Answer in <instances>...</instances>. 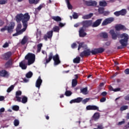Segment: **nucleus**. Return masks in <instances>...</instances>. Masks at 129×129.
I'll return each mask as SVG.
<instances>
[{
  "instance_id": "obj_62",
  "label": "nucleus",
  "mask_w": 129,
  "mask_h": 129,
  "mask_svg": "<svg viewBox=\"0 0 129 129\" xmlns=\"http://www.w3.org/2000/svg\"><path fill=\"white\" fill-rule=\"evenodd\" d=\"M103 14L104 16H108V15H109L110 13L108 11H104V13Z\"/></svg>"
},
{
  "instance_id": "obj_25",
  "label": "nucleus",
  "mask_w": 129,
  "mask_h": 129,
  "mask_svg": "<svg viewBox=\"0 0 129 129\" xmlns=\"http://www.w3.org/2000/svg\"><path fill=\"white\" fill-rule=\"evenodd\" d=\"M29 40V38H28V36H24L23 38L21 40V45H25L28 42V40Z\"/></svg>"
},
{
  "instance_id": "obj_7",
  "label": "nucleus",
  "mask_w": 129,
  "mask_h": 129,
  "mask_svg": "<svg viewBox=\"0 0 129 129\" xmlns=\"http://www.w3.org/2000/svg\"><path fill=\"white\" fill-rule=\"evenodd\" d=\"M113 21H114V18L113 17L107 18L103 21L102 26H106L107 25H108V24H111Z\"/></svg>"
},
{
  "instance_id": "obj_16",
  "label": "nucleus",
  "mask_w": 129,
  "mask_h": 129,
  "mask_svg": "<svg viewBox=\"0 0 129 129\" xmlns=\"http://www.w3.org/2000/svg\"><path fill=\"white\" fill-rule=\"evenodd\" d=\"M87 110H98L99 108L95 105H88L86 107Z\"/></svg>"
},
{
  "instance_id": "obj_40",
  "label": "nucleus",
  "mask_w": 129,
  "mask_h": 129,
  "mask_svg": "<svg viewBox=\"0 0 129 129\" xmlns=\"http://www.w3.org/2000/svg\"><path fill=\"white\" fill-rule=\"evenodd\" d=\"M33 76V73L32 72H29L26 74V78H31Z\"/></svg>"
},
{
  "instance_id": "obj_37",
  "label": "nucleus",
  "mask_w": 129,
  "mask_h": 129,
  "mask_svg": "<svg viewBox=\"0 0 129 129\" xmlns=\"http://www.w3.org/2000/svg\"><path fill=\"white\" fill-rule=\"evenodd\" d=\"M78 81L76 79H73L72 82V87H75L77 85Z\"/></svg>"
},
{
  "instance_id": "obj_21",
  "label": "nucleus",
  "mask_w": 129,
  "mask_h": 129,
  "mask_svg": "<svg viewBox=\"0 0 129 129\" xmlns=\"http://www.w3.org/2000/svg\"><path fill=\"white\" fill-rule=\"evenodd\" d=\"M13 66V59H9L6 63L5 64V68H11Z\"/></svg>"
},
{
  "instance_id": "obj_17",
  "label": "nucleus",
  "mask_w": 129,
  "mask_h": 129,
  "mask_svg": "<svg viewBox=\"0 0 129 129\" xmlns=\"http://www.w3.org/2000/svg\"><path fill=\"white\" fill-rule=\"evenodd\" d=\"M110 35L112 36V38L113 40H116L117 39V37H118L119 35L117 33H115L114 30H111L109 32Z\"/></svg>"
},
{
  "instance_id": "obj_5",
  "label": "nucleus",
  "mask_w": 129,
  "mask_h": 129,
  "mask_svg": "<svg viewBox=\"0 0 129 129\" xmlns=\"http://www.w3.org/2000/svg\"><path fill=\"white\" fill-rule=\"evenodd\" d=\"M30 21V15L29 13H25L23 15L22 18V24L23 27H28V22Z\"/></svg>"
},
{
  "instance_id": "obj_41",
  "label": "nucleus",
  "mask_w": 129,
  "mask_h": 129,
  "mask_svg": "<svg viewBox=\"0 0 129 129\" xmlns=\"http://www.w3.org/2000/svg\"><path fill=\"white\" fill-rule=\"evenodd\" d=\"M42 47H43V44L39 43L37 45V51L39 53L41 52V49H42Z\"/></svg>"
},
{
  "instance_id": "obj_2",
  "label": "nucleus",
  "mask_w": 129,
  "mask_h": 129,
  "mask_svg": "<svg viewBox=\"0 0 129 129\" xmlns=\"http://www.w3.org/2000/svg\"><path fill=\"white\" fill-rule=\"evenodd\" d=\"M52 59H53L54 61V65L55 66L59 65V64L61 63V61H60V58L58 54H56L55 55H53V52H50L48 55V59H46L45 64H48V63H49V62H50Z\"/></svg>"
},
{
  "instance_id": "obj_31",
  "label": "nucleus",
  "mask_w": 129,
  "mask_h": 129,
  "mask_svg": "<svg viewBox=\"0 0 129 129\" xmlns=\"http://www.w3.org/2000/svg\"><path fill=\"white\" fill-rule=\"evenodd\" d=\"M66 3L68 6L69 10H72V5L70 4V0H66Z\"/></svg>"
},
{
  "instance_id": "obj_53",
  "label": "nucleus",
  "mask_w": 129,
  "mask_h": 129,
  "mask_svg": "<svg viewBox=\"0 0 129 129\" xmlns=\"http://www.w3.org/2000/svg\"><path fill=\"white\" fill-rule=\"evenodd\" d=\"M8 29V26H5L4 27L1 29V32H5V31H7Z\"/></svg>"
},
{
  "instance_id": "obj_45",
  "label": "nucleus",
  "mask_w": 129,
  "mask_h": 129,
  "mask_svg": "<svg viewBox=\"0 0 129 129\" xmlns=\"http://www.w3.org/2000/svg\"><path fill=\"white\" fill-rule=\"evenodd\" d=\"M14 123L15 126H18V125H19V124H20V121H19V120L16 119L14 120Z\"/></svg>"
},
{
  "instance_id": "obj_1",
  "label": "nucleus",
  "mask_w": 129,
  "mask_h": 129,
  "mask_svg": "<svg viewBox=\"0 0 129 129\" xmlns=\"http://www.w3.org/2000/svg\"><path fill=\"white\" fill-rule=\"evenodd\" d=\"M120 38L121 39L119 40V43L121 46H117L118 50L123 49L124 47H126L127 45V42H128V35L126 33H122L120 35Z\"/></svg>"
},
{
  "instance_id": "obj_15",
  "label": "nucleus",
  "mask_w": 129,
  "mask_h": 129,
  "mask_svg": "<svg viewBox=\"0 0 129 129\" xmlns=\"http://www.w3.org/2000/svg\"><path fill=\"white\" fill-rule=\"evenodd\" d=\"M101 22H102V19H99L96 20L93 24L92 23V27H93V28H96V27H98V26L101 24Z\"/></svg>"
},
{
  "instance_id": "obj_18",
  "label": "nucleus",
  "mask_w": 129,
  "mask_h": 129,
  "mask_svg": "<svg viewBox=\"0 0 129 129\" xmlns=\"http://www.w3.org/2000/svg\"><path fill=\"white\" fill-rule=\"evenodd\" d=\"M42 82H43V80L41 79V77H38L35 84L36 87H37V88H40L42 84Z\"/></svg>"
},
{
  "instance_id": "obj_4",
  "label": "nucleus",
  "mask_w": 129,
  "mask_h": 129,
  "mask_svg": "<svg viewBox=\"0 0 129 129\" xmlns=\"http://www.w3.org/2000/svg\"><path fill=\"white\" fill-rule=\"evenodd\" d=\"M25 60H28V65H31L34 62H35V59H36V55L34 53H28L25 56Z\"/></svg>"
},
{
  "instance_id": "obj_44",
  "label": "nucleus",
  "mask_w": 129,
  "mask_h": 129,
  "mask_svg": "<svg viewBox=\"0 0 129 129\" xmlns=\"http://www.w3.org/2000/svg\"><path fill=\"white\" fill-rule=\"evenodd\" d=\"M98 13L99 14H102L104 13V8L100 7L98 9Z\"/></svg>"
},
{
  "instance_id": "obj_20",
  "label": "nucleus",
  "mask_w": 129,
  "mask_h": 129,
  "mask_svg": "<svg viewBox=\"0 0 129 129\" xmlns=\"http://www.w3.org/2000/svg\"><path fill=\"white\" fill-rule=\"evenodd\" d=\"M0 76L1 77H8L9 73L6 70L0 71Z\"/></svg>"
},
{
  "instance_id": "obj_22",
  "label": "nucleus",
  "mask_w": 129,
  "mask_h": 129,
  "mask_svg": "<svg viewBox=\"0 0 129 129\" xmlns=\"http://www.w3.org/2000/svg\"><path fill=\"white\" fill-rule=\"evenodd\" d=\"M23 14H18L16 16V22H17V23H20L21 21L23 22Z\"/></svg>"
},
{
  "instance_id": "obj_48",
  "label": "nucleus",
  "mask_w": 129,
  "mask_h": 129,
  "mask_svg": "<svg viewBox=\"0 0 129 129\" xmlns=\"http://www.w3.org/2000/svg\"><path fill=\"white\" fill-rule=\"evenodd\" d=\"M15 98H16V101H17L18 102H22V97H21L20 96H16Z\"/></svg>"
},
{
  "instance_id": "obj_51",
  "label": "nucleus",
  "mask_w": 129,
  "mask_h": 129,
  "mask_svg": "<svg viewBox=\"0 0 129 129\" xmlns=\"http://www.w3.org/2000/svg\"><path fill=\"white\" fill-rule=\"evenodd\" d=\"M22 95V91H18L16 92V96H21Z\"/></svg>"
},
{
  "instance_id": "obj_34",
  "label": "nucleus",
  "mask_w": 129,
  "mask_h": 129,
  "mask_svg": "<svg viewBox=\"0 0 129 129\" xmlns=\"http://www.w3.org/2000/svg\"><path fill=\"white\" fill-rule=\"evenodd\" d=\"M44 7H45L44 4H40L38 8L35 9V12H37V11H38V12H40L41 10H42V8H44Z\"/></svg>"
},
{
  "instance_id": "obj_55",
  "label": "nucleus",
  "mask_w": 129,
  "mask_h": 129,
  "mask_svg": "<svg viewBox=\"0 0 129 129\" xmlns=\"http://www.w3.org/2000/svg\"><path fill=\"white\" fill-rule=\"evenodd\" d=\"M103 128H104V127L103 126V125H102V124H100L97 125V129H103Z\"/></svg>"
},
{
  "instance_id": "obj_8",
  "label": "nucleus",
  "mask_w": 129,
  "mask_h": 129,
  "mask_svg": "<svg viewBox=\"0 0 129 129\" xmlns=\"http://www.w3.org/2000/svg\"><path fill=\"white\" fill-rule=\"evenodd\" d=\"M53 37V30L49 31L43 36V39L45 41H48V39H52Z\"/></svg>"
},
{
  "instance_id": "obj_57",
  "label": "nucleus",
  "mask_w": 129,
  "mask_h": 129,
  "mask_svg": "<svg viewBox=\"0 0 129 129\" xmlns=\"http://www.w3.org/2000/svg\"><path fill=\"white\" fill-rule=\"evenodd\" d=\"M9 46H10V45L9 44V43L6 42V43L3 45V48H8V47H9Z\"/></svg>"
},
{
  "instance_id": "obj_35",
  "label": "nucleus",
  "mask_w": 129,
  "mask_h": 129,
  "mask_svg": "<svg viewBox=\"0 0 129 129\" xmlns=\"http://www.w3.org/2000/svg\"><path fill=\"white\" fill-rule=\"evenodd\" d=\"M87 35V33L85 32V30L83 29V27H82L81 28V37L84 38L86 35Z\"/></svg>"
},
{
  "instance_id": "obj_26",
  "label": "nucleus",
  "mask_w": 129,
  "mask_h": 129,
  "mask_svg": "<svg viewBox=\"0 0 129 129\" xmlns=\"http://www.w3.org/2000/svg\"><path fill=\"white\" fill-rule=\"evenodd\" d=\"M81 93L84 95L88 94V88L86 87L81 89Z\"/></svg>"
},
{
  "instance_id": "obj_3",
  "label": "nucleus",
  "mask_w": 129,
  "mask_h": 129,
  "mask_svg": "<svg viewBox=\"0 0 129 129\" xmlns=\"http://www.w3.org/2000/svg\"><path fill=\"white\" fill-rule=\"evenodd\" d=\"M24 28L22 29V24L19 23L17 25V26L16 28V33L14 34L13 35V37H17V36H19V35H21V34H23L26 30H27V28H28L27 26H23Z\"/></svg>"
},
{
  "instance_id": "obj_60",
  "label": "nucleus",
  "mask_w": 129,
  "mask_h": 129,
  "mask_svg": "<svg viewBox=\"0 0 129 129\" xmlns=\"http://www.w3.org/2000/svg\"><path fill=\"white\" fill-rule=\"evenodd\" d=\"M105 101H106V98L105 97H103L100 100V102H105Z\"/></svg>"
},
{
  "instance_id": "obj_29",
  "label": "nucleus",
  "mask_w": 129,
  "mask_h": 129,
  "mask_svg": "<svg viewBox=\"0 0 129 129\" xmlns=\"http://www.w3.org/2000/svg\"><path fill=\"white\" fill-rule=\"evenodd\" d=\"M30 5H37L39 4L40 0H28Z\"/></svg>"
},
{
  "instance_id": "obj_38",
  "label": "nucleus",
  "mask_w": 129,
  "mask_h": 129,
  "mask_svg": "<svg viewBox=\"0 0 129 129\" xmlns=\"http://www.w3.org/2000/svg\"><path fill=\"white\" fill-rule=\"evenodd\" d=\"M53 32H55V33H59V31H60V28H59L58 26H55L53 28Z\"/></svg>"
},
{
  "instance_id": "obj_24",
  "label": "nucleus",
  "mask_w": 129,
  "mask_h": 129,
  "mask_svg": "<svg viewBox=\"0 0 129 129\" xmlns=\"http://www.w3.org/2000/svg\"><path fill=\"white\" fill-rule=\"evenodd\" d=\"M79 102H81V97H78L76 99H73L70 101V103H79Z\"/></svg>"
},
{
  "instance_id": "obj_28",
  "label": "nucleus",
  "mask_w": 129,
  "mask_h": 129,
  "mask_svg": "<svg viewBox=\"0 0 129 129\" xmlns=\"http://www.w3.org/2000/svg\"><path fill=\"white\" fill-rule=\"evenodd\" d=\"M51 18L54 21H55V22H61L62 21V19L59 16H53Z\"/></svg>"
},
{
  "instance_id": "obj_32",
  "label": "nucleus",
  "mask_w": 129,
  "mask_h": 129,
  "mask_svg": "<svg viewBox=\"0 0 129 129\" xmlns=\"http://www.w3.org/2000/svg\"><path fill=\"white\" fill-rule=\"evenodd\" d=\"M99 4L100 7H106L107 6V3L105 1H100Z\"/></svg>"
},
{
  "instance_id": "obj_52",
  "label": "nucleus",
  "mask_w": 129,
  "mask_h": 129,
  "mask_svg": "<svg viewBox=\"0 0 129 129\" xmlns=\"http://www.w3.org/2000/svg\"><path fill=\"white\" fill-rule=\"evenodd\" d=\"M81 47L83 48V49H87V45L86 44H84V42L81 43Z\"/></svg>"
},
{
  "instance_id": "obj_33",
  "label": "nucleus",
  "mask_w": 129,
  "mask_h": 129,
  "mask_svg": "<svg viewBox=\"0 0 129 129\" xmlns=\"http://www.w3.org/2000/svg\"><path fill=\"white\" fill-rule=\"evenodd\" d=\"M21 99L22 103H27L28 102V97L25 96H23Z\"/></svg>"
},
{
  "instance_id": "obj_42",
  "label": "nucleus",
  "mask_w": 129,
  "mask_h": 129,
  "mask_svg": "<svg viewBox=\"0 0 129 129\" xmlns=\"http://www.w3.org/2000/svg\"><path fill=\"white\" fill-rule=\"evenodd\" d=\"M14 88H15V86L14 85H11L9 88H8L7 92H8V93H10L11 91L14 90Z\"/></svg>"
},
{
  "instance_id": "obj_49",
  "label": "nucleus",
  "mask_w": 129,
  "mask_h": 129,
  "mask_svg": "<svg viewBox=\"0 0 129 129\" xmlns=\"http://www.w3.org/2000/svg\"><path fill=\"white\" fill-rule=\"evenodd\" d=\"M8 4V0H0V5H6Z\"/></svg>"
},
{
  "instance_id": "obj_10",
  "label": "nucleus",
  "mask_w": 129,
  "mask_h": 129,
  "mask_svg": "<svg viewBox=\"0 0 129 129\" xmlns=\"http://www.w3.org/2000/svg\"><path fill=\"white\" fill-rule=\"evenodd\" d=\"M12 55H13V53L11 52V51H8L4 54H2V59L3 60H5L6 61H8L10 57H12Z\"/></svg>"
},
{
  "instance_id": "obj_27",
  "label": "nucleus",
  "mask_w": 129,
  "mask_h": 129,
  "mask_svg": "<svg viewBox=\"0 0 129 129\" xmlns=\"http://www.w3.org/2000/svg\"><path fill=\"white\" fill-rule=\"evenodd\" d=\"M100 37L104 39H107L108 38V34L106 32H102L100 34Z\"/></svg>"
},
{
  "instance_id": "obj_23",
  "label": "nucleus",
  "mask_w": 129,
  "mask_h": 129,
  "mask_svg": "<svg viewBox=\"0 0 129 129\" xmlns=\"http://www.w3.org/2000/svg\"><path fill=\"white\" fill-rule=\"evenodd\" d=\"M93 17V13H90L89 14L86 15L82 17V19L84 20H88L89 19H91Z\"/></svg>"
},
{
  "instance_id": "obj_54",
  "label": "nucleus",
  "mask_w": 129,
  "mask_h": 129,
  "mask_svg": "<svg viewBox=\"0 0 129 129\" xmlns=\"http://www.w3.org/2000/svg\"><path fill=\"white\" fill-rule=\"evenodd\" d=\"M114 15L116 17H119V16H120V13L119 11H116L114 13Z\"/></svg>"
},
{
  "instance_id": "obj_50",
  "label": "nucleus",
  "mask_w": 129,
  "mask_h": 129,
  "mask_svg": "<svg viewBox=\"0 0 129 129\" xmlns=\"http://www.w3.org/2000/svg\"><path fill=\"white\" fill-rule=\"evenodd\" d=\"M89 99H90L89 98H87L84 99L83 101H82V103H83L84 104H86V103L87 102H88V101L89 100Z\"/></svg>"
},
{
  "instance_id": "obj_46",
  "label": "nucleus",
  "mask_w": 129,
  "mask_h": 129,
  "mask_svg": "<svg viewBox=\"0 0 129 129\" xmlns=\"http://www.w3.org/2000/svg\"><path fill=\"white\" fill-rule=\"evenodd\" d=\"M12 109L13 110H15V111H18L20 109V107L18 105H14L13 106Z\"/></svg>"
},
{
  "instance_id": "obj_12",
  "label": "nucleus",
  "mask_w": 129,
  "mask_h": 129,
  "mask_svg": "<svg viewBox=\"0 0 129 129\" xmlns=\"http://www.w3.org/2000/svg\"><path fill=\"white\" fill-rule=\"evenodd\" d=\"M115 29L116 31H126V28H125V26L121 24H117L115 26Z\"/></svg>"
},
{
  "instance_id": "obj_6",
  "label": "nucleus",
  "mask_w": 129,
  "mask_h": 129,
  "mask_svg": "<svg viewBox=\"0 0 129 129\" xmlns=\"http://www.w3.org/2000/svg\"><path fill=\"white\" fill-rule=\"evenodd\" d=\"M104 48L102 47L94 48L91 51L92 55H96V54H101L104 52Z\"/></svg>"
},
{
  "instance_id": "obj_63",
  "label": "nucleus",
  "mask_w": 129,
  "mask_h": 129,
  "mask_svg": "<svg viewBox=\"0 0 129 129\" xmlns=\"http://www.w3.org/2000/svg\"><path fill=\"white\" fill-rule=\"evenodd\" d=\"M125 74L128 75L129 74V69H127L124 71Z\"/></svg>"
},
{
  "instance_id": "obj_30",
  "label": "nucleus",
  "mask_w": 129,
  "mask_h": 129,
  "mask_svg": "<svg viewBox=\"0 0 129 129\" xmlns=\"http://www.w3.org/2000/svg\"><path fill=\"white\" fill-rule=\"evenodd\" d=\"M27 66L26 64H25L23 62H20L19 63V67H20L23 70H26V69H27Z\"/></svg>"
},
{
  "instance_id": "obj_39",
  "label": "nucleus",
  "mask_w": 129,
  "mask_h": 129,
  "mask_svg": "<svg viewBox=\"0 0 129 129\" xmlns=\"http://www.w3.org/2000/svg\"><path fill=\"white\" fill-rule=\"evenodd\" d=\"M119 12L120 16H125L126 14V10L125 9H122Z\"/></svg>"
},
{
  "instance_id": "obj_64",
  "label": "nucleus",
  "mask_w": 129,
  "mask_h": 129,
  "mask_svg": "<svg viewBox=\"0 0 129 129\" xmlns=\"http://www.w3.org/2000/svg\"><path fill=\"white\" fill-rule=\"evenodd\" d=\"M125 100H127V101H129V94L124 97Z\"/></svg>"
},
{
  "instance_id": "obj_59",
  "label": "nucleus",
  "mask_w": 129,
  "mask_h": 129,
  "mask_svg": "<svg viewBox=\"0 0 129 129\" xmlns=\"http://www.w3.org/2000/svg\"><path fill=\"white\" fill-rule=\"evenodd\" d=\"M4 25H5V21L2 19H0V27H3Z\"/></svg>"
},
{
  "instance_id": "obj_19",
  "label": "nucleus",
  "mask_w": 129,
  "mask_h": 129,
  "mask_svg": "<svg viewBox=\"0 0 129 129\" xmlns=\"http://www.w3.org/2000/svg\"><path fill=\"white\" fill-rule=\"evenodd\" d=\"M100 117V114L98 112H96L92 116V120L97 121V120H98V119H99Z\"/></svg>"
},
{
  "instance_id": "obj_58",
  "label": "nucleus",
  "mask_w": 129,
  "mask_h": 129,
  "mask_svg": "<svg viewBox=\"0 0 129 129\" xmlns=\"http://www.w3.org/2000/svg\"><path fill=\"white\" fill-rule=\"evenodd\" d=\"M73 17L74 19H78V15H77V13H74L73 15Z\"/></svg>"
},
{
  "instance_id": "obj_13",
  "label": "nucleus",
  "mask_w": 129,
  "mask_h": 129,
  "mask_svg": "<svg viewBox=\"0 0 129 129\" xmlns=\"http://www.w3.org/2000/svg\"><path fill=\"white\" fill-rule=\"evenodd\" d=\"M91 53V50H90V49H87V50L81 52V57H84V56L86 57L90 56Z\"/></svg>"
},
{
  "instance_id": "obj_14",
  "label": "nucleus",
  "mask_w": 129,
  "mask_h": 129,
  "mask_svg": "<svg viewBox=\"0 0 129 129\" xmlns=\"http://www.w3.org/2000/svg\"><path fill=\"white\" fill-rule=\"evenodd\" d=\"M14 28H15V23L11 22L9 26H7V31L8 33H12Z\"/></svg>"
},
{
  "instance_id": "obj_36",
  "label": "nucleus",
  "mask_w": 129,
  "mask_h": 129,
  "mask_svg": "<svg viewBox=\"0 0 129 129\" xmlns=\"http://www.w3.org/2000/svg\"><path fill=\"white\" fill-rule=\"evenodd\" d=\"M73 62L74 63H76L77 64L80 63V57L77 56L76 58L73 59Z\"/></svg>"
},
{
  "instance_id": "obj_9",
  "label": "nucleus",
  "mask_w": 129,
  "mask_h": 129,
  "mask_svg": "<svg viewBox=\"0 0 129 129\" xmlns=\"http://www.w3.org/2000/svg\"><path fill=\"white\" fill-rule=\"evenodd\" d=\"M83 28H88L89 27H92V20H86L82 23Z\"/></svg>"
},
{
  "instance_id": "obj_61",
  "label": "nucleus",
  "mask_w": 129,
  "mask_h": 129,
  "mask_svg": "<svg viewBox=\"0 0 129 129\" xmlns=\"http://www.w3.org/2000/svg\"><path fill=\"white\" fill-rule=\"evenodd\" d=\"M26 60H27V59H24L22 60L21 62L28 66V61H27Z\"/></svg>"
},
{
  "instance_id": "obj_43",
  "label": "nucleus",
  "mask_w": 129,
  "mask_h": 129,
  "mask_svg": "<svg viewBox=\"0 0 129 129\" xmlns=\"http://www.w3.org/2000/svg\"><path fill=\"white\" fill-rule=\"evenodd\" d=\"M128 108V106L127 105H124L123 106H121L120 108V110L121 111H123V110H126Z\"/></svg>"
},
{
  "instance_id": "obj_47",
  "label": "nucleus",
  "mask_w": 129,
  "mask_h": 129,
  "mask_svg": "<svg viewBox=\"0 0 129 129\" xmlns=\"http://www.w3.org/2000/svg\"><path fill=\"white\" fill-rule=\"evenodd\" d=\"M72 94V92L71 91H66L65 92V95L66 96H71Z\"/></svg>"
},
{
  "instance_id": "obj_56",
  "label": "nucleus",
  "mask_w": 129,
  "mask_h": 129,
  "mask_svg": "<svg viewBox=\"0 0 129 129\" xmlns=\"http://www.w3.org/2000/svg\"><path fill=\"white\" fill-rule=\"evenodd\" d=\"M77 46V44H76V43L75 42L71 45V47L72 48V49H75Z\"/></svg>"
},
{
  "instance_id": "obj_11",
  "label": "nucleus",
  "mask_w": 129,
  "mask_h": 129,
  "mask_svg": "<svg viewBox=\"0 0 129 129\" xmlns=\"http://www.w3.org/2000/svg\"><path fill=\"white\" fill-rule=\"evenodd\" d=\"M85 4L88 7H96L97 6V2L91 0L90 1H85Z\"/></svg>"
}]
</instances>
